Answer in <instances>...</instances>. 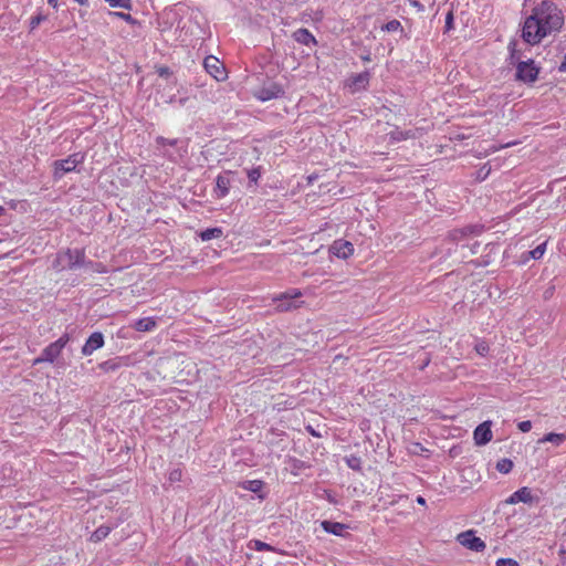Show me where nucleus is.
Returning a JSON list of instances; mask_svg holds the SVG:
<instances>
[{
	"instance_id": "1",
	"label": "nucleus",
	"mask_w": 566,
	"mask_h": 566,
	"mask_svg": "<svg viewBox=\"0 0 566 566\" xmlns=\"http://www.w3.org/2000/svg\"><path fill=\"white\" fill-rule=\"evenodd\" d=\"M564 25L562 10L552 1L544 0L536 4L524 21L522 39L531 44L541 43L546 36L554 35Z\"/></svg>"
},
{
	"instance_id": "2",
	"label": "nucleus",
	"mask_w": 566,
	"mask_h": 566,
	"mask_svg": "<svg viewBox=\"0 0 566 566\" xmlns=\"http://www.w3.org/2000/svg\"><path fill=\"white\" fill-rule=\"evenodd\" d=\"M85 155L82 153H74L65 159H59L53 163V177L60 179L64 174L76 170V167L84 163Z\"/></svg>"
},
{
	"instance_id": "3",
	"label": "nucleus",
	"mask_w": 566,
	"mask_h": 566,
	"mask_svg": "<svg viewBox=\"0 0 566 566\" xmlns=\"http://www.w3.org/2000/svg\"><path fill=\"white\" fill-rule=\"evenodd\" d=\"M541 67L533 60L521 61L516 65L515 77L525 84H533L539 74Z\"/></svg>"
},
{
	"instance_id": "4",
	"label": "nucleus",
	"mask_w": 566,
	"mask_h": 566,
	"mask_svg": "<svg viewBox=\"0 0 566 566\" xmlns=\"http://www.w3.org/2000/svg\"><path fill=\"white\" fill-rule=\"evenodd\" d=\"M69 342V334H63L57 340L51 343L43 349L41 357H38L34 360V364H40L43 361L53 363L60 356Z\"/></svg>"
},
{
	"instance_id": "5",
	"label": "nucleus",
	"mask_w": 566,
	"mask_h": 566,
	"mask_svg": "<svg viewBox=\"0 0 566 566\" xmlns=\"http://www.w3.org/2000/svg\"><path fill=\"white\" fill-rule=\"evenodd\" d=\"M475 533L474 530L461 532L457 535V541L463 547L472 552L481 553L485 549L486 544L482 538L478 537Z\"/></svg>"
},
{
	"instance_id": "6",
	"label": "nucleus",
	"mask_w": 566,
	"mask_h": 566,
	"mask_svg": "<svg viewBox=\"0 0 566 566\" xmlns=\"http://www.w3.org/2000/svg\"><path fill=\"white\" fill-rule=\"evenodd\" d=\"M370 81L369 72H361L358 74L350 75L345 81V88L349 91V93L355 94L357 92L364 91L368 87Z\"/></svg>"
},
{
	"instance_id": "7",
	"label": "nucleus",
	"mask_w": 566,
	"mask_h": 566,
	"mask_svg": "<svg viewBox=\"0 0 566 566\" xmlns=\"http://www.w3.org/2000/svg\"><path fill=\"white\" fill-rule=\"evenodd\" d=\"M233 172L228 170V171H224L223 174H220L217 176L216 178V187L213 188V196L217 198V199H222L224 197H227L230 192V188H231V175Z\"/></svg>"
},
{
	"instance_id": "8",
	"label": "nucleus",
	"mask_w": 566,
	"mask_h": 566,
	"mask_svg": "<svg viewBox=\"0 0 566 566\" xmlns=\"http://www.w3.org/2000/svg\"><path fill=\"white\" fill-rule=\"evenodd\" d=\"M203 66L206 71L217 81H222L226 78L224 65L216 56H207L203 61Z\"/></svg>"
},
{
	"instance_id": "9",
	"label": "nucleus",
	"mask_w": 566,
	"mask_h": 566,
	"mask_svg": "<svg viewBox=\"0 0 566 566\" xmlns=\"http://www.w3.org/2000/svg\"><path fill=\"white\" fill-rule=\"evenodd\" d=\"M538 499L535 497L532 493V490L527 486H523L518 489L517 491L513 492L506 500L505 503L510 505H514L517 503H525V504H532L533 502L537 501Z\"/></svg>"
},
{
	"instance_id": "10",
	"label": "nucleus",
	"mask_w": 566,
	"mask_h": 566,
	"mask_svg": "<svg viewBox=\"0 0 566 566\" xmlns=\"http://www.w3.org/2000/svg\"><path fill=\"white\" fill-rule=\"evenodd\" d=\"M492 422L490 420L484 421L480 423L474 432H473V439L475 444L478 446H484L489 443L492 440V430H491Z\"/></svg>"
},
{
	"instance_id": "11",
	"label": "nucleus",
	"mask_w": 566,
	"mask_h": 566,
	"mask_svg": "<svg viewBox=\"0 0 566 566\" xmlns=\"http://www.w3.org/2000/svg\"><path fill=\"white\" fill-rule=\"evenodd\" d=\"M284 95L283 87L277 83H272L266 87L260 88L255 92V97L259 101L266 102L270 99H274Z\"/></svg>"
},
{
	"instance_id": "12",
	"label": "nucleus",
	"mask_w": 566,
	"mask_h": 566,
	"mask_svg": "<svg viewBox=\"0 0 566 566\" xmlns=\"http://www.w3.org/2000/svg\"><path fill=\"white\" fill-rule=\"evenodd\" d=\"M354 245L346 240H336L331 245V252L339 259H348L354 254Z\"/></svg>"
},
{
	"instance_id": "13",
	"label": "nucleus",
	"mask_w": 566,
	"mask_h": 566,
	"mask_svg": "<svg viewBox=\"0 0 566 566\" xmlns=\"http://www.w3.org/2000/svg\"><path fill=\"white\" fill-rule=\"evenodd\" d=\"M104 346V336L99 332H95L90 335L84 346L82 347V354L84 356L92 355L96 349Z\"/></svg>"
},
{
	"instance_id": "14",
	"label": "nucleus",
	"mask_w": 566,
	"mask_h": 566,
	"mask_svg": "<svg viewBox=\"0 0 566 566\" xmlns=\"http://www.w3.org/2000/svg\"><path fill=\"white\" fill-rule=\"evenodd\" d=\"M301 296H302V292L298 289H291L284 293H281V294L274 296L273 302H281L277 305L279 311L286 312V311H290L293 306L291 304L283 303V301L298 298Z\"/></svg>"
},
{
	"instance_id": "15",
	"label": "nucleus",
	"mask_w": 566,
	"mask_h": 566,
	"mask_svg": "<svg viewBox=\"0 0 566 566\" xmlns=\"http://www.w3.org/2000/svg\"><path fill=\"white\" fill-rule=\"evenodd\" d=\"M321 527L329 534L336 535V536H345V532L349 528L348 525L339 522H332V521H322Z\"/></svg>"
},
{
	"instance_id": "16",
	"label": "nucleus",
	"mask_w": 566,
	"mask_h": 566,
	"mask_svg": "<svg viewBox=\"0 0 566 566\" xmlns=\"http://www.w3.org/2000/svg\"><path fill=\"white\" fill-rule=\"evenodd\" d=\"M129 365V357H116L101 363L98 367L104 371H113L120 367H127Z\"/></svg>"
},
{
	"instance_id": "17",
	"label": "nucleus",
	"mask_w": 566,
	"mask_h": 566,
	"mask_svg": "<svg viewBox=\"0 0 566 566\" xmlns=\"http://www.w3.org/2000/svg\"><path fill=\"white\" fill-rule=\"evenodd\" d=\"M64 256L67 259V263L71 268L80 266L84 262L85 252L83 249L67 250Z\"/></svg>"
},
{
	"instance_id": "18",
	"label": "nucleus",
	"mask_w": 566,
	"mask_h": 566,
	"mask_svg": "<svg viewBox=\"0 0 566 566\" xmlns=\"http://www.w3.org/2000/svg\"><path fill=\"white\" fill-rule=\"evenodd\" d=\"M293 38L296 42L304 44V45H310V44L315 45L317 43L314 35L305 28H301V29L296 30L293 33Z\"/></svg>"
},
{
	"instance_id": "19",
	"label": "nucleus",
	"mask_w": 566,
	"mask_h": 566,
	"mask_svg": "<svg viewBox=\"0 0 566 566\" xmlns=\"http://www.w3.org/2000/svg\"><path fill=\"white\" fill-rule=\"evenodd\" d=\"M157 326V322L154 317H143L135 322L134 328L137 332H150L155 329Z\"/></svg>"
},
{
	"instance_id": "20",
	"label": "nucleus",
	"mask_w": 566,
	"mask_h": 566,
	"mask_svg": "<svg viewBox=\"0 0 566 566\" xmlns=\"http://www.w3.org/2000/svg\"><path fill=\"white\" fill-rule=\"evenodd\" d=\"M547 249V241H544L539 245H537L534 250L527 252L522 255L523 262H527L528 260H539L544 256Z\"/></svg>"
},
{
	"instance_id": "21",
	"label": "nucleus",
	"mask_w": 566,
	"mask_h": 566,
	"mask_svg": "<svg viewBox=\"0 0 566 566\" xmlns=\"http://www.w3.org/2000/svg\"><path fill=\"white\" fill-rule=\"evenodd\" d=\"M112 532V527L108 525L98 526L90 536V542L99 543L105 539L109 533Z\"/></svg>"
},
{
	"instance_id": "22",
	"label": "nucleus",
	"mask_w": 566,
	"mask_h": 566,
	"mask_svg": "<svg viewBox=\"0 0 566 566\" xmlns=\"http://www.w3.org/2000/svg\"><path fill=\"white\" fill-rule=\"evenodd\" d=\"M248 547L251 548V549H254L256 552H274V553H280L275 547H273L272 545L265 543V542H262L260 539H251L249 543H248Z\"/></svg>"
},
{
	"instance_id": "23",
	"label": "nucleus",
	"mask_w": 566,
	"mask_h": 566,
	"mask_svg": "<svg viewBox=\"0 0 566 566\" xmlns=\"http://www.w3.org/2000/svg\"><path fill=\"white\" fill-rule=\"evenodd\" d=\"M263 486L264 482L261 480H248L240 483V488L253 493L260 492L263 489Z\"/></svg>"
},
{
	"instance_id": "24",
	"label": "nucleus",
	"mask_w": 566,
	"mask_h": 566,
	"mask_svg": "<svg viewBox=\"0 0 566 566\" xmlns=\"http://www.w3.org/2000/svg\"><path fill=\"white\" fill-rule=\"evenodd\" d=\"M222 229L221 228H209L199 233V237L202 241H209L211 239H218L222 237Z\"/></svg>"
},
{
	"instance_id": "25",
	"label": "nucleus",
	"mask_w": 566,
	"mask_h": 566,
	"mask_svg": "<svg viewBox=\"0 0 566 566\" xmlns=\"http://www.w3.org/2000/svg\"><path fill=\"white\" fill-rule=\"evenodd\" d=\"M566 440V434L565 433H555V432H549L547 434H545L541 440H539V443L542 442H552L556 446H559L560 443H563L564 441Z\"/></svg>"
},
{
	"instance_id": "26",
	"label": "nucleus",
	"mask_w": 566,
	"mask_h": 566,
	"mask_svg": "<svg viewBox=\"0 0 566 566\" xmlns=\"http://www.w3.org/2000/svg\"><path fill=\"white\" fill-rule=\"evenodd\" d=\"M512 469H513V462L510 459L504 458V459H501L500 461H497V463H496V470L501 473H504V474L510 473L512 471Z\"/></svg>"
},
{
	"instance_id": "27",
	"label": "nucleus",
	"mask_w": 566,
	"mask_h": 566,
	"mask_svg": "<svg viewBox=\"0 0 566 566\" xmlns=\"http://www.w3.org/2000/svg\"><path fill=\"white\" fill-rule=\"evenodd\" d=\"M46 20V15L42 14L41 12L36 13L35 15H32L30 18V31L35 30L42 22Z\"/></svg>"
},
{
	"instance_id": "28",
	"label": "nucleus",
	"mask_w": 566,
	"mask_h": 566,
	"mask_svg": "<svg viewBox=\"0 0 566 566\" xmlns=\"http://www.w3.org/2000/svg\"><path fill=\"white\" fill-rule=\"evenodd\" d=\"M112 8H123L129 10L132 8L130 0H105Z\"/></svg>"
},
{
	"instance_id": "29",
	"label": "nucleus",
	"mask_w": 566,
	"mask_h": 566,
	"mask_svg": "<svg viewBox=\"0 0 566 566\" xmlns=\"http://www.w3.org/2000/svg\"><path fill=\"white\" fill-rule=\"evenodd\" d=\"M346 463L350 469H353L355 471L361 470V461L358 457L352 455V457L346 458Z\"/></svg>"
},
{
	"instance_id": "30",
	"label": "nucleus",
	"mask_w": 566,
	"mask_h": 566,
	"mask_svg": "<svg viewBox=\"0 0 566 566\" xmlns=\"http://www.w3.org/2000/svg\"><path fill=\"white\" fill-rule=\"evenodd\" d=\"M401 29H402L401 23L398 20H391L382 27V30H385L387 32H396Z\"/></svg>"
},
{
	"instance_id": "31",
	"label": "nucleus",
	"mask_w": 566,
	"mask_h": 566,
	"mask_svg": "<svg viewBox=\"0 0 566 566\" xmlns=\"http://www.w3.org/2000/svg\"><path fill=\"white\" fill-rule=\"evenodd\" d=\"M182 479V470L177 468L169 472L168 480L171 483L180 482Z\"/></svg>"
},
{
	"instance_id": "32",
	"label": "nucleus",
	"mask_w": 566,
	"mask_h": 566,
	"mask_svg": "<svg viewBox=\"0 0 566 566\" xmlns=\"http://www.w3.org/2000/svg\"><path fill=\"white\" fill-rule=\"evenodd\" d=\"M108 14L111 17H114V18L123 19V20H125L128 23H134L135 22L134 18L129 13L117 12V11H109Z\"/></svg>"
},
{
	"instance_id": "33",
	"label": "nucleus",
	"mask_w": 566,
	"mask_h": 566,
	"mask_svg": "<svg viewBox=\"0 0 566 566\" xmlns=\"http://www.w3.org/2000/svg\"><path fill=\"white\" fill-rule=\"evenodd\" d=\"M261 177V168L256 167L248 171V178L251 182L256 184Z\"/></svg>"
},
{
	"instance_id": "34",
	"label": "nucleus",
	"mask_w": 566,
	"mask_h": 566,
	"mask_svg": "<svg viewBox=\"0 0 566 566\" xmlns=\"http://www.w3.org/2000/svg\"><path fill=\"white\" fill-rule=\"evenodd\" d=\"M474 349L479 355L485 356L489 353L490 348L486 342L481 340L475 345Z\"/></svg>"
},
{
	"instance_id": "35",
	"label": "nucleus",
	"mask_w": 566,
	"mask_h": 566,
	"mask_svg": "<svg viewBox=\"0 0 566 566\" xmlns=\"http://www.w3.org/2000/svg\"><path fill=\"white\" fill-rule=\"evenodd\" d=\"M495 564L496 566H520L517 560L513 558H499Z\"/></svg>"
},
{
	"instance_id": "36",
	"label": "nucleus",
	"mask_w": 566,
	"mask_h": 566,
	"mask_svg": "<svg viewBox=\"0 0 566 566\" xmlns=\"http://www.w3.org/2000/svg\"><path fill=\"white\" fill-rule=\"evenodd\" d=\"M410 137H415V135L411 134L410 132H394L392 133V138L396 140H405Z\"/></svg>"
},
{
	"instance_id": "37",
	"label": "nucleus",
	"mask_w": 566,
	"mask_h": 566,
	"mask_svg": "<svg viewBox=\"0 0 566 566\" xmlns=\"http://www.w3.org/2000/svg\"><path fill=\"white\" fill-rule=\"evenodd\" d=\"M453 29V12L449 11L446 15V32Z\"/></svg>"
},
{
	"instance_id": "38",
	"label": "nucleus",
	"mask_w": 566,
	"mask_h": 566,
	"mask_svg": "<svg viewBox=\"0 0 566 566\" xmlns=\"http://www.w3.org/2000/svg\"><path fill=\"white\" fill-rule=\"evenodd\" d=\"M156 72H157V74H158L159 76H161V77H168V76L171 74L170 69H169L168 66H164V65L158 66V67L156 69Z\"/></svg>"
},
{
	"instance_id": "39",
	"label": "nucleus",
	"mask_w": 566,
	"mask_h": 566,
	"mask_svg": "<svg viewBox=\"0 0 566 566\" xmlns=\"http://www.w3.org/2000/svg\"><path fill=\"white\" fill-rule=\"evenodd\" d=\"M517 427L522 432H528L532 429V422L530 420H524L518 422Z\"/></svg>"
},
{
	"instance_id": "40",
	"label": "nucleus",
	"mask_w": 566,
	"mask_h": 566,
	"mask_svg": "<svg viewBox=\"0 0 566 566\" xmlns=\"http://www.w3.org/2000/svg\"><path fill=\"white\" fill-rule=\"evenodd\" d=\"M516 145V142H511V143H506L505 145H502L500 147H492V151H497L499 149H502V148H506V147H511V146H514Z\"/></svg>"
},
{
	"instance_id": "41",
	"label": "nucleus",
	"mask_w": 566,
	"mask_h": 566,
	"mask_svg": "<svg viewBox=\"0 0 566 566\" xmlns=\"http://www.w3.org/2000/svg\"><path fill=\"white\" fill-rule=\"evenodd\" d=\"M463 234H464L463 230H454L453 232H451V237L453 238V240H458Z\"/></svg>"
},
{
	"instance_id": "42",
	"label": "nucleus",
	"mask_w": 566,
	"mask_h": 566,
	"mask_svg": "<svg viewBox=\"0 0 566 566\" xmlns=\"http://www.w3.org/2000/svg\"><path fill=\"white\" fill-rule=\"evenodd\" d=\"M48 3L53 9H57L59 8V0H48Z\"/></svg>"
},
{
	"instance_id": "43",
	"label": "nucleus",
	"mask_w": 566,
	"mask_h": 566,
	"mask_svg": "<svg viewBox=\"0 0 566 566\" xmlns=\"http://www.w3.org/2000/svg\"><path fill=\"white\" fill-rule=\"evenodd\" d=\"M416 502L422 506L426 505V499L421 495H419L417 499H416Z\"/></svg>"
},
{
	"instance_id": "44",
	"label": "nucleus",
	"mask_w": 566,
	"mask_h": 566,
	"mask_svg": "<svg viewBox=\"0 0 566 566\" xmlns=\"http://www.w3.org/2000/svg\"><path fill=\"white\" fill-rule=\"evenodd\" d=\"M75 2L80 6L86 7L88 6V0H75Z\"/></svg>"
},
{
	"instance_id": "45",
	"label": "nucleus",
	"mask_w": 566,
	"mask_h": 566,
	"mask_svg": "<svg viewBox=\"0 0 566 566\" xmlns=\"http://www.w3.org/2000/svg\"><path fill=\"white\" fill-rule=\"evenodd\" d=\"M411 4H412L413 7H416V8H418V9H421V8H422L421 3H420L419 1H417V0L411 1Z\"/></svg>"
},
{
	"instance_id": "46",
	"label": "nucleus",
	"mask_w": 566,
	"mask_h": 566,
	"mask_svg": "<svg viewBox=\"0 0 566 566\" xmlns=\"http://www.w3.org/2000/svg\"><path fill=\"white\" fill-rule=\"evenodd\" d=\"M4 212H6V209L2 206H0V217L3 216Z\"/></svg>"
},
{
	"instance_id": "47",
	"label": "nucleus",
	"mask_w": 566,
	"mask_h": 566,
	"mask_svg": "<svg viewBox=\"0 0 566 566\" xmlns=\"http://www.w3.org/2000/svg\"><path fill=\"white\" fill-rule=\"evenodd\" d=\"M97 271H98L99 273L105 272L104 270H102V266H98Z\"/></svg>"
},
{
	"instance_id": "48",
	"label": "nucleus",
	"mask_w": 566,
	"mask_h": 566,
	"mask_svg": "<svg viewBox=\"0 0 566 566\" xmlns=\"http://www.w3.org/2000/svg\"><path fill=\"white\" fill-rule=\"evenodd\" d=\"M97 271H98L99 273L105 272L104 270H102V266H98Z\"/></svg>"
}]
</instances>
